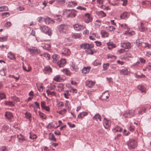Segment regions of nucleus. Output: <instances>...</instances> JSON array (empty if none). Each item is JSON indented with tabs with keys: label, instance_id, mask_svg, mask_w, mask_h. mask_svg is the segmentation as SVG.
Masks as SVG:
<instances>
[{
	"label": "nucleus",
	"instance_id": "f257e3e1",
	"mask_svg": "<svg viewBox=\"0 0 151 151\" xmlns=\"http://www.w3.org/2000/svg\"><path fill=\"white\" fill-rule=\"evenodd\" d=\"M64 12L65 14L66 13L67 14V17L73 18L76 15V11L73 9H65L64 10Z\"/></svg>",
	"mask_w": 151,
	"mask_h": 151
},
{
	"label": "nucleus",
	"instance_id": "f03ea898",
	"mask_svg": "<svg viewBox=\"0 0 151 151\" xmlns=\"http://www.w3.org/2000/svg\"><path fill=\"white\" fill-rule=\"evenodd\" d=\"M40 29L41 31L49 36H50L52 35L51 29L47 26H42L40 27Z\"/></svg>",
	"mask_w": 151,
	"mask_h": 151
},
{
	"label": "nucleus",
	"instance_id": "7ed1b4c3",
	"mask_svg": "<svg viewBox=\"0 0 151 151\" xmlns=\"http://www.w3.org/2000/svg\"><path fill=\"white\" fill-rule=\"evenodd\" d=\"M127 145L129 149L134 148L137 145L136 141L134 139H130L127 142Z\"/></svg>",
	"mask_w": 151,
	"mask_h": 151
},
{
	"label": "nucleus",
	"instance_id": "20e7f679",
	"mask_svg": "<svg viewBox=\"0 0 151 151\" xmlns=\"http://www.w3.org/2000/svg\"><path fill=\"white\" fill-rule=\"evenodd\" d=\"M68 28L67 25L66 24H61L59 26L58 29L60 32L66 33H67V29Z\"/></svg>",
	"mask_w": 151,
	"mask_h": 151
},
{
	"label": "nucleus",
	"instance_id": "39448f33",
	"mask_svg": "<svg viewBox=\"0 0 151 151\" xmlns=\"http://www.w3.org/2000/svg\"><path fill=\"white\" fill-rule=\"evenodd\" d=\"M134 110H128L127 111L124 113V116L126 117H132L134 116Z\"/></svg>",
	"mask_w": 151,
	"mask_h": 151
},
{
	"label": "nucleus",
	"instance_id": "423d86ee",
	"mask_svg": "<svg viewBox=\"0 0 151 151\" xmlns=\"http://www.w3.org/2000/svg\"><path fill=\"white\" fill-rule=\"evenodd\" d=\"M28 50L30 52L34 54H38L41 52L40 50L35 47H31V48H28Z\"/></svg>",
	"mask_w": 151,
	"mask_h": 151
},
{
	"label": "nucleus",
	"instance_id": "0eeeda50",
	"mask_svg": "<svg viewBox=\"0 0 151 151\" xmlns=\"http://www.w3.org/2000/svg\"><path fill=\"white\" fill-rule=\"evenodd\" d=\"M43 20L46 24H52L55 23V21L51 18L46 17L43 18Z\"/></svg>",
	"mask_w": 151,
	"mask_h": 151
},
{
	"label": "nucleus",
	"instance_id": "6e6552de",
	"mask_svg": "<svg viewBox=\"0 0 151 151\" xmlns=\"http://www.w3.org/2000/svg\"><path fill=\"white\" fill-rule=\"evenodd\" d=\"M74 29L77 31H80L83 30L85 27L82 25L78 24H76L73 25Z\"/></svg>",
	"mask_w": 151,
	"mask_h": 151
},
{
	"label": "nucleus",
	"instance_id": "1a4fd4ad",
	"mask_svg": "<svg viewBox=\"0 0 151 151\" xmlns=\"http://www.w3.org/2000/svg\"><path fill=\"white\" fill-rule=\"evenodd\" d=\"M85 22L88 23L92 21L93 19L90 14L88 13H86L85 14Z\"/></svg>",
	"mask_w": 151,
	"mask_h": 151
},
{
	"label": "nucleus",
	"instance_id": "9d476101",
	"mask_svg": "<svg viewBox=\"0 0 151 151\" xmlns=\"http://www.w3.org/2000/svg\"><path fill=\"white\" fill-rule=\"evenodd\" d=\"M109 94L108 91H105L102 93V95L100 96L99 99L101 100H105L109 98Z\"/></svg>",
	"mask_w": 151,
	"mask_h": 151
},
{
	"label": "nucleus",
	"instance_id": "9b49d317",
	"mask_svg": "<svg viewBox=\"0 0 151 151\" xmlns=\"http://www.w3.org/2000/svg\"><path fill=\"white\" fill-rule=\"evenodd\" d=\"M61 53L63 55L67 56L70 54V52L69 49L66 48H64L62 50Z\"/></svg>",
	"mask_w": 151,
	"mask_h": 151
},
{
	"label": "nucleus",
	"instance_id": "f8f14e48",
	"mask_svg": "<svg viewBox=\"0 0 151 151\" xmlns=\"http://www.w3.org/2000/svg\"><path fill=\"white\" fill-rule=\"evenodd\" d=\"M130 14L129 12H124L121 14L120 17L123 19H127L129 17Z\"/></svg>",
	"mask_w": 151,
	"mask_h": 151
},
{
	"label": "nucleus",
	"instance_id": "ddd939ff",
	"mask_svg": "<svg viewBox=\"0 0 151 151\" xmlns=\"http://www.w3.org/2000/svg\"><path fill=\"white\" fill-rule=\"evenodd\" d=\"M66 61L65 59H61L58 62L57 64L60 68L63 67L66 64Z\"/></svg>",
	"mask_w": 151,
	"mask_h": 151
},
{
	"label": "nucleus",
	"instance_id": "4468645a",
	"mask_svg": "<svg viewBox=\"0 0 151 151\" xmlns=\"http://www.w3.org/2000/svg\"><path fill=\"white\" fill-rule=\"evenodd\" d=\"M121 46L125 49H129L131 47V44L129 42L122 43Z\"/></svg>",
	"mask_w": 151,
	"mask_h": 151
},
{
	"label": "nucleus",
	"instance_id": "2eb2a0df",
	"mask_svg": "<svg viewBox=\"0 0 151 151\" xmlns=\"http://www.w3.org/2000/svg\"><path fill=\"white\" fill-rule=\"evenodd\" d=\"M5 116L6 119L9 120H11L13 117L12 114L9 111H7L5 112Z\"/></svg>",
	"mask_w": 151,
	"mask_h": 151
},
{
	"label": "nucleus",
	"instance_id": "dca6fc26",
	"mask_svg": "<svg viewBox=\"0 0 151 151\" xmlns=\"http://www.w3.org/2000/svg\"><path fill=\"white\" fill-rule=\"evenodd\" d=\"M120 27L121 28L124 29H126L127 30L125 31L124 34L126 35L127 34V33L130 30V28L128 27L126 24H122L120 25Z\"/></svg>",
	"mask_w": 151,
	"mask_h": 151
},
{
	"label": "nucleus",
	"instance_id": "f3484780",
	"mask_svg": "<svg viewBox=\"0 0 151 151\" xmlns=\"http://www.w3.org/2000/svg\"><path fill=\"white\" fill-rule=\"evenodd\" d=\"M80 47L81 48L85 50V51L89 48V44L86 43H83L80 45Z\"/></svg>",
	"mask_w": 151,
	"mask_h": 151
},
{
	"label": "nucleus",
	"instance_id": "a211bd4d",
	"mask_svg": "<svg viewBox=\"0 0 151 151\" xmlns=\"http://www.w3.org/2000/svg\"><path fill=\"white\" fill-rule=\"evenodd\" d=\"M7 57L11 60H14L16 59V58L14 54L12 52H10L8 53Z\"/></svg>",
	"mask_w": 151,
	"mask_h": 151
},
{
	"label": "nucleus",
	"instance_id": "6ab92c4d",
	"mask_svg": "<svg viewBox=\"0 0 151 151\" xmlns=\"http://www.w3.org/2000/svg\"><path fill=\"white\" fill-rule=\"evenodd\" d=\"M103 125L105 129H108L110 127V124L109 123V121L104 118V121L103 122Z\"/></svg>",
	"mask_w": 151,
	"mask_h": 151
},
{
	"label": "nucleus",
	"instance_id": "aec40b11",
	"mask_svg": "<svg viewBox=\"0 0 151 151\" xmlns=\"http://www.w3.org/2000/svg\"><path fill=\"white\" fill-rule=\"evenodd\" d=\"M77 3L75 1H70L68 2L67 6L68 7H73L76 5Z\"/></svg>",
	"mask_w": 151,
	"mask_h": 151
},
{
	"label": "nucleus",
	"instance_id": "412c9836",
	"mask_svg": "<svg viewBox=\"0 0 151 151\" xmlns=\"http://www.w3.org/2000/svg\"><path fill=\"white\" fill-rule=\"evenodd\" d=\"M90 68L91 67H84L82 70V73L85 74H87L89 71Z\"/></svg>",
	"mask_w": 151,
	"mask_h": 151
},
{
	"label": "nucleus",
	"instance_id": "4be33fe9",
	"mask_svg": "<svg viewBox=\"0 0 151 151\" xmlns=\"http://www.w3.org/2000/svg\"><path fill=\"white\" fill-rule=\"evenodd\" d=\"M17 137L20 143H22L23 141H25V138L21 134H20L19 135L18 134L17 135Z\"/></svg>",
	"mask_w": 151,
	"mask_h": 151
},
{
	"label": "nucleus",
	"instance_id": "5701e85b",
	"mask_svg": "<svg viewBox=\"0 0 151 151\" xmlns=\"http://www.w3.org/2000/svg\"><path fill=\"white\" fill-rule=\"evenodd\" d=\"M95 83L91 81H86V85L89 88H91L94 85Z\"/></svg>",
	"mask_w": 151,
	"mask_h": 151
},
{
	"label": "nucleus",
	"instance_id": "b1692460",
	"mask_svg": "<svg viewBox=\"0 0 151 151\" xmlns=\"http://www.w3.org/2000/svg\"><path fill=\"white\" fill-rule=\"evenodd\" d=\"M120 74L123 75H128V71L127 69H124L119 70Z\"/></svg>",
	"mask_w": 151,
	"mask_h": 151
},
{
	"label": "nucleus",
	"instance_id": "393cba45",
	"mask_svg": "<svg viewBox=\"0 0 151 151\" xmlns=\"http://www.w3.org/2000/svg\"><path fill=\"white\" fill-rule=\"evenodd\" d=\"M49 139L50 140L56 141V139L55 138L53 134L50 133L49 134Z\"/></svg>",
	"mask_w": 151,
	"mask_h": 151
},
{
	"label": "nucleus",
	"instance_id": "a878e982",
	"mask_svg": "<svg viewBox=\"0 0 151 151\" xmlns=\"http://www.w3.org/2000/svg\"><path fill=\"white\" fill-rule=\"evenodd\" d=\"M106 44L108 46V48L109 49H111L115 47V45L112 42H108Z\"/></svg>",
	"mask_w": 151,
	"mask_h": 151
},
{
	"label": "nucleus",
	"instance_id": "bb28decb",
	"mask_svg": "<svg viewBox=\"0 0 151 151\" xmlns=\"http://www.w3.org/2000/svg\"><path fill=\"white\" fill-rule=\"evenodd\" d=\"M87 115V112L83 111L79 113L78 116V118L79 119H82L83 117L86 116Z\"/></svg>",
	"mask_w": 151,
	"mask_h": 151
},
{
	"label": "nucleus",
	"instance_id": "cd10ccee",
	"mask_svg": "<svg viewBox=\"0 0 151 151\" xmlns=\"http://www.w3.org/2000/svg\"><path fill=\"white\" fill-rule=\"evenodd\" d=\"M25 118L29 120V121H31L32 115L31 113L29 112H26L25 114Z\"/></svg>",
	"mask_w": 151,
	"mask_h": 151
},
{
	"label": "nucleus",
	"instance_id": "c85d7f7f",
	"mask_svg": "<svg viewBox=\"0 0 151 151\" xmlns=\"http://www.w3.org/2000/svg\"><path fill=\"white\" fill-rule=\"evenodd\" d=\"M93 119L94 120H96V121H98V119L100 121H101V117L99 114H97L93 117Z\"/></svg>",
	"mask_w": 151,
	"mask_h": 151
},
{
	"label": "nucleus",
	"instance_id": "c756f323",
	"mask_svg": "<svg viewBox=\"0 0 151 151\" xmlns=\"http://www.w3.org/2000/svg\"><path fill=\"white\" fill-rule=\"evenodd\" d=\"M139 28L140 31L142 32H144L147 29V28L144 26L142 22H140V26Z\"/></svg>",
	"mask_w": 151,
	"mask_h": 151
},
{
	"label": "nucleus",
	"instance_id": "7c9ffc66",
	"mask_svg": "<svg viewBox=\"0 0 151 151\" xmlns=\"http://www.w3.org/2000/svg\"><path fill=\"white\" fill-rule=\"evenodd\" d=\"M122 130V129L120 127L117 126L115 128L112 129V131L114 132H121Z\"/></svg>",
	"mask_w": 151,
	"mask_h": 151
},
{
	"label": "nucleus",
	"instance_id": "2f4dec72",
	"mask_svg": "<svg viewBox=\"0 0 151 151\" xmlns=\"http://www.w3.org/2000/svg\"><path fill=\"white\" fill-rule=\"evenodd\" d=\"M71 66L73 68V70L76 71H78V69L77 67V66L75 62H73L72 63Z\"/></svg>",
	"mask_w": 151,
	"mask_h": 151
},
{
	"label": "nucleus",
	"instance_id": "473e14b6",
	"mask_svg": "<svg viewBox=\"0 0 151 151\" xmlns=\"http://www.w3.org/2000/svg\"><path fill=\"white\" fill-rule=\"evenodd\" d=\"M138 89L142 93L145 91V89L144 87L142 85H139L137 86Z\"/></svg>",
	"mask_w": 151,
	"mask_h": 151
},
{
	"label": "nucleus",
	"instance_id": "72a5a7b5",
	"mask_svg": "<svg viewBox=\"0 0 151 151\" xmlns=\"http://www.w3.org/2000/svg\"><path fill=\"white\" fill-rule=\"evenodd\" d=\"M62 71L63 72L65 73L66 75L69 76H70L71 75V73L67 68H65L63 69Z\"/></svg>",
	"mask_w": 151,
	"mask_h": 151
},
{
	"label": "nucleus",
	"instance_id": "f704fd0d",
	"mask_svg": "<svg viewBox=\"0 0 151 151\" xmlns=\"http://www.w3.org/2000/svg\"><path fill=\"white\" fill-rule=\"evenodd\" d=\"M146 108L145 107H142L140 109L138 113L139 114L142 115L143 113H145Z\"/></svg>",
	"mask_w": 151,
	"mask_h": 151
},
{
	"label": "nucleus",
	"instance_id": "c9c22d12",
	"mask_svg": "<svg viewBox=\"0 0 151 151\" xmlns=\"http://www.w3.org/2000/svg\"><path fill=\"white\" fill-rule=\"evenodd\" d=\"M51 68L49 66H46L43 69V71L44 73H46L47 72H51Z\"/></svg>",
	"mask_w": 151,
	"mask_h": 151
},
{
	"label": "nucleus",
	"instance_id": "e433bc0d",
	"mask_svg": "<svg viewBox=\"0 0 151 151\" xmlns=\"http://www.w3.org/2000/svg\"><path fill=\"white\" fill-rule=\"evenodd\" d=\"M4 104L6 105L13 106H14V104L11 101H5L4 103Z\"/></svg>",
	"mask_w": 151,
	"mask_h": 151
},
{
	"label": "nucleus",
	"instance_id": "4c0bfd02",
	"mask_svg": "<svg viewBox=\"0 0 151 151\" xmlns=\"http://www.w3.org/2000/svg\"><path fill=\"white\" fill-rule=\"evenodd\" d=\"M101 33L102 35V37H108V34L106 31L104 30H102L101 31Z\"/></svg>",
	"mask_w": 151,
	"mask_h": 151
},
{
	"label": "nucleus",
	"instance_id": "58836bf2",
	"mask_svg": "<svg viewBox=\"0 0 151 151\" xmlns=\"http://www.w3.org/2000/svg\"><path fill=\"white\" fill-rule=\"evenodd\" d=\"M58 55H53L52 56V58L53 59V62L54 63H57L58 62Z\"/></svg>",
	"mask_w": 151,
	"mask_h": 151
},
{
	"label": "nucleus",
	"instance_id": "ea45409f",
	"mask_svg": "<svg viewBox=\"0 0 151 151\" xmlns=\"http://www.w3.org/2000/svg\"><path fill=\"white\" fill-rule=\"evenodd\" d=\"M56 20L58 22H60L62 20V16L60 15H58L56 16L55 17Z\"/></svg>",
	"mask_w": 151,
	"mask_h": 151
},
{
	"label": "nucleus",
	"instance_id": "a19ab883",
	"mask_svg": "<svg viewBox=\"0 0 151 151\" xmlns=\"http://www.w3.org/2000/svg\"><path fill=\"white\" fill-rule=\"evenodd\" d=\"M47 87L49 88L48 90H54L56 88V86L55 85L51 84L48 86Z\"/></svg>",
	"mask_w": 151,
	"mask_h": 151
},
{
	"label": "nucleus",
	"instance_id": "79ce46f5",
	"mask_svg": "<svg viewBox=\"0 0 151 151\" xmlns=\"http://www.w3.org/2000/svg\"><path fill=\"white\" fill-rule=\"evenodd\" d=\"M85 52L88 54L92 55L94 53L93 50L91 49H88V50H85Z\"/></svg>",
	"mask_w": 151,
	"mask_h": 151
},
{
	"label": "nucleus",
	"instance_id": "37998d69",
	"mask_svg": "<svg viewBox=\"0 0 151 151\" xmlns=\"http://www.w3.org/2000/svg\"><path fill=\"white\" fill-rule=\"evenodd\" d=\"M106 28L110 32H111L115 29V27L112 26H109L106 27Z\"/></svg>",
	"mask_w": 151,
	"mask_h": 151
},
{
	"label": "nucleus",
	"instance_id": "c03bdc74",
	"mask_svg": "<svg viewBox=\"0 0 151 151\" xmlns=\"http://www.w3.org/2000/svg\"><path fill=\"white\" fill-rule=\"evenodd\" d=\"M8 9V8L7 6H0V12L6 11Z\"/></svg>",
	"mask_w": 151,
	"mask_h": 151
},
{
	"label": "nucleus",
	"instance_id": "a18cd8bd",
	"mask_svg": "<svg viewBox=\"0 0 151 151\" xmlns=\"http://www.w3.org/2000/svg\"><path fill=\"white\" fill-rule=\"evenodd\" d=\"M97 14L99 16H101L102 17H105L106 16V14L103 11H101L98 12Z\"/></svg>",
	"mask_w": 151,
	"mask_h": 151
},
{
	"label": "nucleus",
	"instance_id": "49530a36",
	"mask_svg": "<svg viewBox=\"0 0 151 151\" xmlns=\"http://www.w3.org/2000/svg\"><path fill=\"white\" fill-rule=\"evenodd\" d=\"M6 70L4 68H2L0 70V75L2 76H5L6 74Z\"/></svg>",
	"mask_w": 151,
	"mask_h": 151
},
{
	"label": "nucleus",
	"instance_id": "de8ad7c7",
	"mask_svg": "<svg viewBox=\"0 0 151 151\" xmlns=\"http://www.w3.org/2000/svg\"><path fill=\"white\" fill-rule=\"evenodd\" d=\"M72 37L73 38L76 39L80 38L81 37V35L79 34L74 33L73 34Z\"/></svg>",
	"mask_w": 151,
	"mask_h": 151
},
{
	"label": "nucleus",
	"instance_id": "09e8293b",
	"mask_svg": "<svg viewBox=\"0 0 151 151\" xmlns=\"http://www.w3.org/2000/svg\"><path fill=\"white\" fill-rule=\"evenodd\" d=\"M53 79L56 81H60L61 78L60 75H56L54 78Z\"/></svg>",
	"mask_w": 151,
	"mask_h": 151
},
{
	"label": "nucleus",
	"instance_id": "8fccbe9b",
	"mask_svg": "<svg viewBox=\"0 0 151 151\" xmlns=\"http://www.w3.org/2000/svg\"><path fill=\"white\" fill-rule=\"evenodd\" d=\"M134 76L135 77L138 78H141L145 77V76L142 73L141 75H138L137 73H134Z\"/></svg>",
	"mask_w": 151,
	"mask_h": 151
},
{
	"label": "nucleus",
	"instance_id": "3c124183",
	"mask_svg": "<svg viewBox=\"0 0 151 151\" xmlns=\"http://www.w3.org/2000/svg\"><path fill=\"white\" fill-rule=\"evenodd\" d=\"M44 49L46 50H49L50 49V45L49 44H47L43 47Z\"/></svg>",
	"mask_w": 151,
	"mask_h": 151
},
{
	"label": "nucleus",
	"instance_id": "603ef678",
	"mask_svg": "<svg viewBox=\"0 0 151 151\" xmlns=\"http://www.w3.org/2000/svg\"><path fill=\"white\" fill-rule=\"evenodd\" d=\"M8 39V37L5 36L4 37H0V42H4L6 41Z\"/></svg>",
	"mask_w": 151,
	"mask_h": 151
},
{
	"label": "nucleus",
	"instance_id": "864d4df0",
	"mask_svg": "<svg viewBox=\"0 0 151 151\" xmlns=\"http://www.w3.org/2000/svg\"><path fill=\"white\" fill-rule=\"evenodd\" d=\"M6 98V96L5 93L3 92H0V99L1 100L5 99Z\"/></svg>",
	"mask_w": 151,
	"mask_h": 151
},
{
	"label": "nucleus",
	"instance_id": "5fc2aeb1",
	"mask_svg": "<svg viewBox=\"0 0 151 151\" xmlns=\"http://www.w3.org/2000/svg\"><path fill=\"white\" fill-rule=\"evenodd\" d=\"M10 15V14L9 12H5L2 13V15L3 18H4L5 17H7L9 16Z\"/></svg>",
	"mask_w": 151,
	"mask_h": 151
},
{
	"label": "nucleus",
	"instance_id": "6e6d98bb",
	"mask_svg": "<svg viewBox=\"0 0 151 151\" xmlns=\"http://www.w3.org/2000/svg\"><path fill=\"white\" fill-rule=\"evenodd\" d=\"M46 92L48 95H53L55 94V92L54 91H51L49 90H47Z\"/></svg>",
	"mask_w": 151,
	"mask_h": 151
},
{
	"label": "nucleus",
	"instance_id": "4d7b16f0",
	"mask_svg": "<svg viewBox=\"0 0 151 151\" xmlns=\"http://www.w3.org/2000/svg\"><path fill=\"white\" fill-rule=\"evenodd\" d=\"M101 64V63L98 60H95L93 63V64L95 66H97Z\"/></svg>",
	"mask_w": 151,
	"mask_h": 151
},
{
	"label": "nucleus",
	"instance_id": "13d9d810",
	"mask_svg": "<svg viewBox=\"0 0 151 151\" xmlns=\"http://www.w3.org/2000/svg\"><path fill=\"white\" fill-rule=\"evenodd\" d=\"M109 63H106L104 64L103 65V68L104 70L107 69V68L109 67Z\"/></svg>",
	"mask_w": 151,
	"mask_h": 151
},
{
	"label": "nucleus",
	"instance_id": "bf43d9fd",
	"mask_svg": "<svg viewBox=\"0 0 151 151\" xmlns=\"http://www.w3.org/2000/svg\"><path fill=\"white\" fill-rule=\"evenodd\" d=\"M66 103L65 104V106L66 108H67L69 110H70V108L69 107V103L68 101L66 100L65 101Z\"/></svg>",
	"mask_w": 151,
	"mask_h": 151
},
{
	"label": "nucleus",
	"instance_id": "052dcab7",
	"mask_svg": "<svg viewBox=\"0 0 151 151\" xmlns=\"http://www.w3.org/2000/svg\"><path fill=\"white\" fill-rule=\"evenodd\" d=\"M29 138L32 139H35L37 138V136L34 134H30L29 136Z\"/></svg>",
	"mask_w": 151,
	"mask_h": 151
},
{
	"label": "nucleus",
	"instance_id": "680f3d73",
	"mask_svg": "<svg viewBox=\"0 0 151 151\" xmlns=\"http://www.w3.org/2000/svg\"><path fill=\"white\" fill-rule=\"evenodd\" d=\"M70 91L71 92L74 93H77V90L76 88H71L70 90Z\"/></svg>",
	"mask_w": 151,
	"mask_h": 151
},
{
	"label": "nucleus",
	"instance_id": "e2e57ef3",
	"mask_svg": "<svg viewBox=\"0 0 151 151\" xmlns=\"http://www.w3.org/2000/svg\"><path fill=\"white\" fill-rule=\"evenodd\" d=\"M69 93V91L68 90H67L64 93V95L65 96V97L66 98L68 99V96L69 95L68 94Z\"/></svg>",
	"mask_w": 151,
	"mask_h": 151
},
{
	"label": "nucleus",
	"instance_id": "0e129e2a",
	"mask_svg": "<svg viewBox=\"0 0 151 151\" xmlns=\"http://www.w3.org/2000/svg\"><path fill=\"white\" fill-rule=\"evenodd\" d=\"M94 42L95 43L96 45L98 47H100L101 45V42L96 41H95Z\"/></svg>",
	"mask_w": 151,
	"mask_h": 151
},
{
	"label": "nucleus",
	"instance_id": "69168bd1",
	"mask_svg": "<svg viewBox=\"0 0 151 151\" xmlns=\"http://www.w3.org/2000/svg\"><path fill=\"white\" fill-rule=\"evenodd\" d=\"M146 69H148L149 70H151V63H149L146 67Z\"/></svg>",
	"mask_w": 151,
	"mask_h": 151
},
{
	"label": "nucleus",
	"instance_id": "338daca9",
	"mask_svg": "<svg viewBox=\"0 0 151 151\" xmlns=\"http://www.w3.org/2000/svg\"><path fill=\"white\" fill-rule=\"evenodd\" d=\"M67 124L70 127L72 128L75 127V125L74 124H72L70 122H68Z\"/></svg>",
	"mask_w": 151,
	"mask_h": 151
},
{
	"label": "nucleus",
	"instance_id": "774afa93",
	"mask_svg": "<svg viewBox=\"0 0 151 151\" xmlns=\"http://www.w3.org/2000/svg\"><path fill=\"white\" fill-rule=\"evenodd\" d=\"M44 57L47 58L48 60H49L50 58V55L49 54L46 53H44Z\"/></svg>",
	"mask_w": 151,
	"mask_h": 151
}]
</instances>
